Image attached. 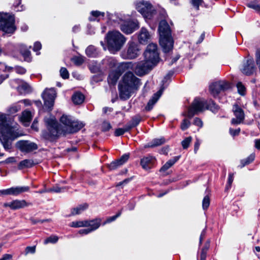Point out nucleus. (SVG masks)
I'll return each mask as SVG.
<instances>
[{
    "label": "nucleus",
    "mask_w": 260,
    "mask_h": 260,
    "mask_svg": "<svg viewBox=\"0 0 260 260\" xmlns=\"http://www.w3.org/2000/svg\"><path fill=\"white\" fill-rule=\"evenodd\" d=\"M60 121L64 125L63 127L55 119L45 118L47 129L42 131V138L52 142L57 139L61 134L66 135L67 134L76 133L84 126L82 122L73 120L71 116L64 115L60 117Z\"/></svg>",
    "instance_id": "nucleus-1"
},
{
    "label": "nucleus",
    "mask_w": 260,
    "mask_h": 260,
    "mask_svg": "<svg viewBox=\"0 0 260 260\" xmlns=\"http://www.w3.org/2000/svg\"><path fill=\"white\" fill-rule=\"evenodd\" d=\"M141 85L140 79L133 73H125L118 85L119 98L124 101L128 100L135 91L139 89Z\"/></svg>",
    "instance_id": "nucleus-2"
},
{
    "label": "nucleus",
    "mask_w": 260,
    "mask_h": 260,
    "mask_svg": "<svg viewBox=\"0 0 260 260\" xmlns=\"http://www.w3.org/2000/svg\"><path fill=\"white\" fill-rule=\"evenodd\" d=\"M0 142L6 150L12 148V142L18 136L13 127L7 122L4 114L0 115Z\"/></svg>",
    "instance_id": "nucleus-3"
},
{
    "label": "nucleus",
    "mask_w": 260,
    "mask_h": 260,
    "mask_svg": "<svg viewBox=\"0 0 260 260\" xmlns=\"http://www.w3.org/2000/svg\"><path fill=\"white\" fill-rule=\"evenodd\" d=\"M159 33V44L164 52L171 51L173 48L174 42L171 37L170 27L168 22L162 20L160 21L158 26Z\"/></svg>",
    "instance_id": "nucleus-4"
},
{
    "label": "nucleus",
    "mask_w": 260,
    "mask_h": 260,
    "mask_svg": "<svg viewBox=\"0 0 260 260\" xmlns=\"http://www.w3.org/2000/svg\"><path fill=\"white\" fill-rule=\"evenodd\" d=\"M106 39L108 48L110 51H119L126 41L125 38L118 31L108 32Z\"/></svg>",
    "instance_id": "nucleus-5"
},
{
    "label": "nucleus",
    "mask_w": 260,
    "mask_h": 260,
    "mask_svg": "<svg viewBox=\"0 0 260 260\" xmlns=\"http://www.w3.org/2000/svg\"><path fill=\"white\" fill-rule=\"evenodd\" d=\"M16 29L14 15L0 13V30L7 34H13Z\"/></svg>",
    "instance_id": "nucleus-6"
},
{
    "label": "nucleus",
    "mask_w": 260,
    "mask_h": 260,
    "mask_svg": "<svg viewBox=\"0 0 260 260\" xmlns=\"http://www.w3.org/2000/svg\"><path fill=\"white\" fill-rule=\"evenodd\" d=\"M144 58L155 64H157L160 60L156 44L150 43L146 47L144 53Z\"/></svg>",
    "instance_id": "nucleus-7"
},
{
    "label": "nucleus",
    "mask_w": 260,
    "mask_h": 260,
    "mask_svg": "<svg viewBox=\"0 0 260 260\" xmlns=\"http://www.w3.org/2000/svg\"><path fill=\"white\" fill-rule=\"evenodd\" d=\"M56 92L55 88H46L42 92L41 96L44 101L45 107L49 111H51L54 106Z\"/></svg>",
    "instance_id": "nucleus-8"
},
{
    "label": "nucleus",
    "mask_w": 260,
    "mask_h": 260,
    "mask_svg": "<svg viewBox=\"0 0 260 260\" xmlns=\"http://www.w3.org/2000/svg\"><path fill=\"white\" fill-rule=\"evenodd\" d=\"M206 100L196 98L189 107L187 112L188 118H192L194 115L202 112L205 109Z\"/></svg>",
    "instance_id": "nucleus-9"
},
{
    "label": "nucleus",
    "mask_w": 260,
    "mask_h": 260,
    "mask_svg": "<svg viewBox=\"0 0 260 260\" xmlns=\"http://www.w3.org/2000/svg\"><path fill=\"white\" fill-rule=\"evenodd\" d=\"M137 10L146 19H150L155 13L152 5L145 1L139 2L137 5Z\"/></svg>",
    "instance_id": "nucleus-10"
},
{
    "label": "nucleus",
    "mask_w": 260,
    "mask_h": 260,
    "mask_svg": "<svg viewBox=\"0 0 260 260\" xmlns=\"http://www.w3.org/2000/svg\"><path fill=\"white\" fill-rule=\"evenodd\" d=\"M231 88L230 83L226 81L221 80L213 83L209 86V91L213 97L216 98L221 92Z\"/></svg>",
    "instance_id": "nucleus-11"
},
{
    "label": "nucleus",
    "mask_w": 260,
    "mask_h": 260,
    "mask_svg": "<svg viewBox=\"0 0 260 260\" xmlns=\"http://www.w3.org/2000/svg\"><path fill=\"white\" fill-rule=\"evenodd\" d=\"M156 64H154L148 59L140 61L137 64L135 68L136 74L140 76L147 74Z\"/></svg>",
    "instance_id": "nucleus-12"
},
{
    "label": "nucleus",
    "mask_w": 260,
    "mask_h": 260,
    "mask_svg": "<svg viewBox=\"0 0 260 260\" xmlns=\"http://www.w3.org/2000/svg\"><path fill=\"white\" fill-rule=\"evenodd\" d=\"M232 111L236 118H233L231 123L233 125H238L243 122L245 118L243 110L237 104L233 106Z\"/></svg>",
    "instance_id": "nucleus-13"
},
{
    "label": "nucleus",
    "mask_w": 260,
    "mask_h": 260,
    "mask_svg": "<svg viewBox=\"0 0 260 260\" xmlns=\"http://www.w3.org/2000/svg\"><path fill=\"white\" fill-rule=\"evenodd\" d=\"M28 186H16L12 187L6 189L0 190L1 195H12L17 196L23 192L29 191Z\"/></svg>",
    "instance_id": "nucleus-14"
},
{
    "label": "nucleus",
    "mask_w": 260,
    "mask_h": 260,
    "mask_svg": "<svg viewBox=\"0 0 260 260\" xmlns=\"http://www.w3.org/2000/svg\"><path fill=\"white\" fill-rule=\"evenodd\" d=\"M138 20H134L127 21L120 25L121 30L125 34H131L139 28Z\"/></svg>",
    "instance_id": "nucleus-15"
},
{
    "label": "nucleus",
    "mask_w": 260,
    "mask_h": 260,
    "mask_svg": "<svg viewBox=\"0 0 260 260\" xmlns=\"http://www.w3.org/2000/svg\"><path fill=\"white\" fill-rule=\"evenodd\" d=\"M30 203H27L24 200H14L9 203H5L3 206L5 208L9 207L12 210H16L20 209L23 208L31 205Z\"/></svg>",
    "instance_id": "nucleus-16"
},
{
    "label": "nucleus",
    "mask_w": 260,
    "mask_h": 260,
    "mask_svg": "<svg viewBox=\"0 0 260 260\" xmlns=\"http://www.w3.org/2000/svg\"><path fill=\"white\" fill-rule=\"evenodd\" d=\"M139 49L137 43L131 41L127 44V49L125 54L126 59H132L136 58L139 55Z\"/></svg>",
    "instance_id": "nucleus-17"
},
{
    "label": "nucleus",
    "mask_w": 260,
    "mask_h": 260,
    "mask_svg": "<svg viewBox=\"0 0 260 260\" xmlns=\"http://www.w3.org/2000/svg\"><path fill=\"white\" fill-rule=\"evenodd\" d=\"M16 147L22 152H30L38 149L37 145L28 141H19L16 143Z\"/></svg>",
    "instance_id": "nucleus-18"
},
{
    "label": "nucleus",
    "mask_w": 260,
    "mask_h": 260,
    "mask_svg": "<svg viewBox=\"0 0 260 260\" xmlns=\"http://www.w3.org/2000/svg\"><path fill=\"white\" fill-rule=\"evenodd\" d=\"M255 70L253 58L248 57L246 62L243 63V68L241 69L242 72L247 76H250L255 72Z\"/></svg>",
    "instance_id": "nucleus-19"
},
{
    "label": "nucleus",
    "mask_w": 260,
    "mask_h": 260,
    "mask_svg": "<svg viewBox=\"0 0 260 260\" xmlns=\"http://www.w3.org/2000/svg\"><path fill=\"white\" fill-rule=\"evenodd\" d=\"M155 158L151 155H147L141 159L140 165L144 170L151 169L155 162Z\"/></svg>",
    "instance_id": "nucleus-20"
},
{
    "label": "nucleus",
    "mask_w": 260,
    "mask_h": 260,
    "mask_svg": "<svg viewBox=\"0 0 260 260\" xmlns=\"http://www.w3.org/2000/svg\"><path fill=\"white\" fill-rule=\"evenodd\" d=\"M123 72L119 68L111 71L108 77V81L110 84L115 85L118 79L122 75Z\"/></svg>",
    "instance_id": "nucleus-21"
},
{
    "label": "nucleus",
    "mask_w": 260,
    "mask_h": 260,
    "mask_svg": "<svg viewBox=\"0 0 260 260\" xmlns=\"http://www.w3.org/2000/svg\"><path fill=\"white\" fill-rule=\"evenodd\" d=\"M31 47V46H30L29 48H28L26 45L23 44H21L19 46V52L23 57L24 60L25 61L30 62L31 61V53L29 50Z\"/></svg>",
    "instance_id": "nucleus-22"
},
{
    "label": "nucleus",
    "mask_w": 260,
    "mask_h": 260,
    "mask_svg": "<svg viewBox=\"0 0 260 260\" xmlns=\"http://www.w3.org/2000/svg\"><path fill=\"white\" fill-rule=\"evenodd\" d=\"M161 94V91L160 90L158 91L156 93H154L151 99L148 101L146 106L145 107V110L147 111H150L151 110L157 102Z\"/></svg>",
    "instance_id": "nucleus-23"
},
{
    "label": "nucleus",
    "mask_w": 260,
    "mask_h": 260,
    "mask_svg": "<svg viewBox=\"0 0 260 260\" xmlns=\"http://www.w3.org/2000/svg\"><path fill=\"white\" fill-rule=\"evenodd\" d=\"M150 38L148 31L144 27H142L140 31L138 40L141 44H145Z\"/></svg>",
    "instance_id": "nucleus-24"
},
{
    "label": "nucleus",
    "mask_w": 260,
    "mask_h": 260,
    "mask_svg": "<svg viewBox=\"0 0 260 260\" xmlns=\"http://www.w3.org/2000/svg\"><path fill=\"white\" fill-rule=\"evenodd\" d=\"M206 109L209 110L214 113H217L219 111L220 109L219 106L212 99L206 100Z\"/></svg>",
    "instance_id": "nucleus-25"
},
{
    "label": "nucleus",
    "mask_w": 260,
    "mask_h": 260,
    "mask_svg": "<svg viewBox=\"0 0 260 260\" xmlns=\"http://www.w3.org/2000/svg\"><path fill=\"white\" fill-rule=\"evenodd\" d=\"M180 156H175L174 158L170 159L168 161L166 162V164L162 166V167L160 169V172H164L168 170L170 168H171L173 165L175 164L179 159Z\"/></svg>",
    "instance_id": "nucleus-26"
},
{
    "label": "nucleus",
    "mask_w": 260,
    "mask_h": 260,
    "mask_svg": "<svg viewBox=\"0 0 260 260\" xmlns=\"http://www.w3.org/2000/svg\"><path fill=\"white\" fill-rule=\"evenodd\" d=\"M88 222V226L90 227L91 231H93L98 229L101 224L102 219L101 218H95L92 220H86Z\"/></svg>",
    "instance_id": "nucleus-27"
},
{
    "label": "nucleus",
    "mask_w": 260,
    "mask_h": 260,
    "mask_svg": "<svg viewBox=\"0 0 260 260\" xmlns=\"http://www.w3.org/2000/svg\"><path fill=\"white\" fill-rule=\"evenodd\" d=\"M84 95L81 92H76L72 97L73 102L76 105L82 104L84 102Z\"/></svg>",
    "instance_id": "nucleus-28"
},
{
    "label": "nucleus",
    "mask_w": 260,
    "mask_h": 260,
    "mask_svg": "<svg viewBox=\"0 0 260 260\" xmlns=\"http://www.w3.org/2000/svg\"><path fill=\"white\" fill-rule=\"evenodd\" d=\"M34 164L33 160L26 159L19 163L18 168L19 170H22L24 168H29L32 167Z\"/></svg>",
    "instance_id": "nucleus-29"
},
{
    "label": "nucleus",
    "mask_w": 260,
    "mask_h": 260,
    "mask_svg": "<svg viewBox=\"0 0 260 260\" xmlns=\"http://www.w3.org/2000/svg\"><path fill=\"white\" fill-rule=\"evenodd\" d=\"M88 207L87 204L85 203L82 205H80L76 208H74L71 210L70 215H75L80 214L82 211L86 210Z\"/></svg>",
    "instance_id": "nucleus-30"
},
{
    "label": "nucleus",
    "mask_w": 260,
    "mask_h": 260,
    "mask_svg": "<svg viewBox=\"0 0 260 260\" xmlns=\"http://www.w3.org/2000/svg\"><path fill=\"white\" fill-rule=\"evenodd\" d=\"M166 140L164 138H161L159 139H154L151 141V143H150L146 146V147L152 148L164 144Z\"/></svg>",
    "instance_id": "nucleus-31"
},
{
    "label": "nucleus",
    "mask_w": 260,
    "mask_h": 260,
    "mask_svg": "<svg viewBox=\"0 0 260 260\" xmlns=\"http://www.w3.org/2000/svg\"><path fill=\"white\" fill-rule=\"evenodd\" d=\"M86 54L89 57H95L98 55L96 48L92 45L89 46L86 49Z\"/></svg>",
    "instance_id": "nucleus-32"
},
{
    "label": "nucleus",
    "mask_w": 260,
    "mask_h": 260,
    "mask_svg": "<svg viewBox=\"0 0 260 260\" xmlns=\"http://www.w3.org/2000/svg\"><path fill=\"white\" fill-rule=\"evenodd\" d=\"M255 154L252 153L248 157H247L245 159H242L241 160V167H244V166L249 165L251 163L254 159Z\"/></svg>",
    "instance_id": "nucleus-33"
},
{
    "label": "nucleus",
    "mask_w": 260,
    "mask_h": 260,
    "mask_svg": "<svg viewBox=\"0 0 260 260\" xmlns=\"http://www.w3.org/2000/svg\"><path fill=\"white\" fill-rule=\"evenodd\" d=\"M21 120L23 122H30L31 120V114L29 111H24L22 112Z\"/></svg>",
    "instance_id": "nucleus-34"
},
{
    "label": "nucleus",
    "mask_w": 260,
    "mask_h": 260,
    "mask_svg": "<svg viewBox=\"0 0 260 260\" xmlns=\"http://www.w3.org/2000/svg\"><path fill=\"white\" fill-rule=\"evenodd\" d=\"M88 222L86 221H76L71 223V226L74 228L87 227Z\"/></svg>",
    "instance_id": "nucleus-35"
},
{
    "label": "nucleus",
    "mask_w": 260,
    "mask_h": 260,
    "mask_svg": "<svg viewBox=\"0 0 260 260\" xmlns=\"http://www.w3.org/2000/svg\"><path fill=\"white\" fill-rule=\"evenodd\" d=\"M71 60L76 66L81 65L84 61L83 57L82 56H75L71 58Z\"/></svg>",
    "instance_id": "nucleus-36"
},
{
    "label": "nucleus",
    "mask_w": 260,
    "mask_h": 260,
    "mask_svg": "<svg viewBox=\"0 0 260 260\" xmlns=\"http://www.w3.org/2000/svg\"><path fill=\"white\" fill-rule=\"evenodd\" d=\"M58 240V237L55 235H51L50 237L47 238L44 242V244H47L48 243H56Z\"/></svg>",
    "instance_id": "nucleus-37"
},
{
    "label": "nucleus",
    "mask_w": 260,
    "mask_h": 260,
    "mask_svg": "<svg viewBox=\"0 0 260 260\" xmlns=\"http://www.w3.org/2000/svg\"><path fill=\"white\" fill-rule=\"evenodd\" d=\"M122 213V210L119 211L115 215L113 216L109 217L107 218L106 220L103 223V225H105L107 223H110L114 220H115L117 218L119 217Z\"/></svg>",
    "instance_id": "nucleus-38"
},
{
    "label": "nucleus",
    "mask_w": 260,
    "mask_h": 260,
    "mask_svg": "<svg viewBox=\"0 0 260 260\" xmlns=\"http://www.w3.org/2000/svg\"><path fill=\"white\" fill-rule=\"evenodd\" d=\"M122 166L121 163L118 159L111 162L108 165V168L110 170H114Z\"/></svg>",
    "instance_id": "nucleus-39"
},
{
    "label": "nucleus",
    "mask_w": 260,
    "mask_h": 260,
    "mask_svg": "<svg viewBox=\"0 0 260 260\" xmlns=\"http://www.w3.org/2000/svg\"><path fill=\"white\" fill-rule=\"evenodd\" d=\"M192 141V137L189 136L186 138L181 142V145L184 149H186L188 148L191 142Z\"/></svg>",
    "instance_id": "nucleus-40"
},
{
    "label": "nucleus",
    "mask_w": 260,
    "mask_h": 260,
    "mask_svg": "<svg viewBox=\"0 0 260 260\" xmlns=\"http://www.w3.org/2000/svg\"><path fill=\"white\" fill-rule=\"evenodd\" d=\"M141 120V118L140 116H135L132 118V120L129 123L132 125V126L134 127L139 124Z\"/></svg>",
    "instance_id": "nucleus-41"
},
{
    "label": "nucleus",
    "mask_w": 260,
    "mask_h": 260,
    "mask_svg": "<svg viewBox=\"0 0 260 260\" xmlns=\"http://www.w3.org/2000/svg\"><path fill=\"white\" fill-rule=\"evenodd\" d=\"M60 76L64 79L69 78V73L66 68L62 67L59 71Z\"/></svg>",
    "instance_id": "nucleus-42"
},
{
    "label": "nucleus",
    "mask_w": 260,
    "mask_h": 260,
    "mask_svg": "<svg viewBox=\"0 0 260 260\" xmlns=\"http://www.w3.org/2000/svg\"><path fill=\"white\" fill-rule=\"evenodd\" d=\"M21 3V0H17L13 4V7L14 9L16 11H22L23 10V7L22 5H20Z\"/></svg>",
    "instance_id": "nucleus-43"
},
{
    "label": "nucleus",
    "mask_w": 260,
    "mask_h": 260,
    "mask_svg": "<svg viewBox=\"0 0 260 260\" xmlns=\"http://www.w3.org/2000/svg\"><path fill=\"white\" fill-rule=\"evenodd\" d=\"M210 198L208 196H206L202 202V207L204 210H206L210 205Z\"/></svg>",
    "instance_id": "nucleus-44"
},
{
    "label": "nucleus",
    "mask_w": 260,
    "mask_h": 260,
    "mask_svg": "<svg viewBox=\"0 0 260 260\" xmlns=\"http://www.w3.org/2000/svg\"><path fill=\"white\" fill-rule=\"evenodd\" d=\"M233 180H234V174L231 173L229 175L227 184L225 186L226 190H228L231 188L232 184L233 182Z\"/></svg>",
    "instance_id": "nucleus-45"
},
{
    "label": "nucleus",
    "mask_w": 260,
    "mask_h": 260,
    "mask_svg": "<svg viewBox=\"0 0 260 260\" xmlns=\"http://www.w3.org/2000/svg\"><path fill=\"white\" fill-rule=\"evenodd\" d=\"M203 3V0H191V4L198 11L199 10L200 6Z\"/></svg>",
    "instance_id": "nucleus-46"
},
{
    "label": "nucleus",
    "mask_w": 260,
    "mask_h": 260,
    "mask_svg": "<svg viewBox=\"0 0 260 260\" xmlns=\"http://www.w3.org/2000/svg\"><path fill=\"white\" fill-rule=\"evenodd\" d=\"M14 70L17 74L21 75H23L26 72V70L21 66H16L14 67Z\"/></svg>",
    "instance_id": "nucleus-47"
},
{
    "label": "nucleus",
    "mask_w": 260,
    "mask_h": 260,
    "mask_svg": "<svg viewBox=\"0 0 260 260\" xmlns=\"http://www.w3.org/2000/svg\"><path fill=\"white\" fill-rule=\"evenodd\" d=\"M190 125V121L186 119H184L181 124V128L182 131H185L189 127Z\"/></svg>",
    "instance_id": "nucleus-48"
},
{
    "label": "nucleus",
    "mask_w": 260,
    "mask_h": 260,
    "mask_svg": "<svg viewBox=\"0 0 260 260\" xmlns=\"http://www.w3.org/2000/svg\"><path fill=\"white\" fill-rule=\"evenodd\" d=\"M237 87L238 92L241 95H244L245 91V87L241 82H238L237 84Z\"/></svg>",
    "instance_id": "nucleus-49"
},
{
    "label": "nucleus",
    "mask_w": 260,
    "mask_h": 260,
    "mask_svg": "<svg viewBox=\"0 0 260 260\" xmlns=\"http://www.w3.org/2000/svg\"><path fill=\"white\" fill-rule=\"evenodd\" d=\"M89 69L91 73H98L101 72L100 68L96 64L90 65Z\"/></svg>",
    "instance_id": "nucleus-50"
},
{
    "label": "nucleus",
    "mask_w": 260,
    "mask_h": 260,
    "mask_svg": "<svg viewBox=\"0 0 260 260\" xmlns=\"http://www.w3.org/2000/svg\"><path fill=\"white\" fill-rule=\"evenodd\" d=\"M129 158V154L126 153V154H124L123 155H122L120 158L118 159V160H119V161L121 163V165H122L123 164H124L125 162H126L128 160Z\"/></svg>",
    "instance_id": "nucleus-51"
},
{
    "label": "nucleus",
    "mask_w": 260,
    "mask_h": 260,
    "mask_svg": "<svg viewBox=\"0 0 260 260\" xmlns=\"http://www.w3.org/2000/svg\"><path fill=\"white\" fill-rule=\"evenodd\" d=\"M255 60L259 70L260 71V48L257 49L255 53Z\"/></svg>",
    "instance_id": "nucleus-52"
},
{
    "label": "nucleus",
    "mask_w": 260,
    "mask_h": 260,
    "mask_svg": "<svg viewBox=\"0 0 260 260\" xmlns=\"http://www.w3.org/2000/svg\"><path fill=\"white\" fill-rule=\"evenodd\" d=\"M92 17H94L95 18H98L100 16L104 17L105 13L104 12H101L99 11H92L90 13Z\"/></svg>",
    "instance_id": "nucleus-53"
},
{
    "label": "nucleus",
    "mask_w": 260,
    "mask_h": 260,
    "mask_svg": "<svg viewBox=\"0 0 260 260\" xmlns=\"http://www.w3.org/2000/svg\"><path fill=\"white\" fill-rule=\"evenodd\" d=\"M36 251V246H27L25 248V254H27L29 253H34Z\"/></svg>",
    "instance_id": "nucleus-54"
},
{
    "label": "nucleus",
    "mask_w": 260,
    "mask_h": 260,
    "mask_svg": "<svg viewBox=\"0 0 260 260\" xmlns=\"http://www.w3.org/2000/svg\"><path fill=\"white\" fill-rule=\"evenodd\" d=\"M240 128H238L237 129H234L232 128H230L229 132L230 134L233 137L239 135L240 132Z\"/></svg>",
    "instance_id": "nucleus-55"
},
{
    "label": "nucleus",
    "mask_w": 260,
    "mask_h": 260,
    "mask_svg": "<svg viewBox=\"0 0 260 260\" xmlns=\"http://www.w3.org/2000/svg\"><path fill=\"white\" fill-rule=\"evenodd\" d=\"M193 124L200 127H202L203 126V122L202 120L198 117H196L194 119Z\"/></svg>",
    "instance_id": "nucleus-56"
},
{
    "label": "nucleus",
    "mask_w": 260,
    "mask_h": 260,
    "mask_svg": "<svg viewBox=\"0 0 260 260\" xmlns=\"http://www.w3.org/2000/svg\"><path fill=\"white\" fill-rule=\"evenodd\" d=\"M247 6L250 8L253 9L257 11L260 12V5L250 3L247 4Z\"/></svg>",
    "instance_id": "nucleus-57"
},
{
    "label": "nucleus",
    "mask_w": 260,
    "mask_h": 260,
    "mask_svg": "<svg viewBox=\"0 0 260 260\" xmlns=\"http://www.w3.org/2000/svg\"><path fill=\"white\" fill-rule=\"evenodd\" d=\"M125 131L123 128H118L116 129L114 135L116 137H118L123 135L125 133Z\"/></svg>",
    "instance_id": "nucleus-58"
},
{
    "label": "nucleus",
    "mask_w": 260,
    "mask_h": 260,
    "mask_svg": "<svg viewBox=\"0 0 260 260\" xmlns=\"http://www.w3.org/2000/svg\"><path fill=\"white\" fill-rule=\"evenodd\" d=\"M65 188L64 187H54L52 188H50L49 189V191L50 192H52V191H53V192H62L63 191H64Z\"/></svg>",
    "instance_id": "nucleus-59"
},
{
    "label": "nucleus",
    "mask_w": 260,
    "mask_h": 260,
    "mask_svg": "<svg viewBox=\"0 0 260 260\" xmlns=\"http://www.w3.org/2000/svg\"><path fill=\"white\" fill-rule=\"evenodd\" d=\"M42 48V45L40 42H36L35 43L33 50L35 52L39 51Z\"/></svg>",
    "instance_id": "nucleus-60"
},
{
    "label": "nucleus",
    "mask_w": 260,
    "mask_h": 260,
    "mask_svg": "<svg viewBox=\"0 0 260 260\" xmlns=\"http://www.w3.org/2000/svg\"><path fill=\"white\" fill-rule=\"evenodd\" d=\"M111 125L109 122H104L103 124V129L104 131L107 132L111 128Z\"/></svg>",
    "instance_id": "nucleus-61"
},
{
    "label": "nucleus",
    "mask_w": 260,
    "mask_h": 260,
    "mask_svg": "<svg viewBox=\"0 0 260 260\" xmlns=\"http://www.w3.org/2000/svg\"><path fill=\"white\" fill-rule=\"evenodd\" d=\"M207 251L205 249H202L201 253L200 260H206Z\"/></svg>",
    "instance_id": "nucleus-62"
},
{
    "label": "nucleus",
    "mask_w": 260,
    "mask_h": 260,
    "mask_svg": "<svg viewBox=\"0 0 260 260\" xmlns=\"http://www.w3.org/2000/svg\"><path fill=\"white\" fill-rule=\"evenodd\" d=\"M92 231L90 230L89 228L86 229H81L79 231V233L81 235H87Z\"/></svg>",
    "instance_id": "nucleus-63"
},
{
    "label": "nucleus",
    "mask_w": 260,
    "mask_h": 260,
    "mask_svg": "<svg viewBox=\"0 0 260 260\" xmlns=\"http://www.w3.org/2000/svg\"><path fill=\"white\" fill-rule=\"evenodd\" d=\"M12 258V255L10 254H5L0 260H9Z\"/></svg>",
    "instance_id": "nucleus-64"
}]
</instances>
